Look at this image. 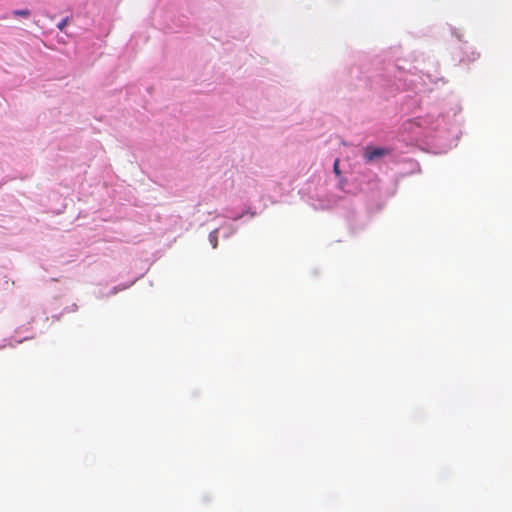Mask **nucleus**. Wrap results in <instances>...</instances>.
I'll list each match as a JSON object with an SVG mask.
<instances>
[{"mask_svg": "<svg viewBox=\"0 0 512 512\" xmlns=\"http://www.w3.org/2000/svg\"><path fill=\"white\" fill-rule=\"evenodd\" d=\"M333 171L334 173L339 176L340 175V169H339V159H336L333 164Z\"/></svg>", "mask_w": 512, "mask_h": 512, "instance_id": "4", "label": "nucleus"}, {"mask_svg": "<svg viewBox=\"0 0 512 512\" xmlns=\"http://www.w3.org/2000/svg\"><path fill=\"white\" fill-rule=\"evenodd\" d=\"M68 22H69V18L66 17L64 18L61 22L58 23L57 27L60 31H63L65 29V27L68 25Z\"/></svg>", "mask_w": 512, "mask_h": 512, "instance_id": "3", "label": "nucleus"}, {"mask_svg": "<svg viewBox=\"0 0 512 512\" xmlns=\"http://www.w3.org/2000/svg\"><path fill=\"white\" fill-rule=\"evenodd\" d=\"M389 153V149L386 148L367 146L364 150V158L367 162H371L374 159L381 158Z\"/></svg>", "mask_w": 512, "mask_h": 512, "instance_id": "1", "label": "nucleus"}, {"mask_svg": "<svg viewBox=\"0 0 512 512\" xmlns=\"http://www.w3.org/2000/svg\"><path fill=\"white\" fill-rule=\"evenodd\" d=\"M12 14L16 17H24L28 18L30 16V11L28 9H20V10H14Z\"/></svg>", "mask_w": 512, "mask_h": 512, "instance_id": "2", "label": "nucleus"}]
</instances>
